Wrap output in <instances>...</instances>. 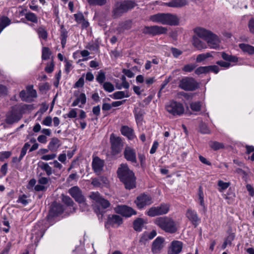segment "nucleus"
<instances>
[{"label":"nucleus","mask_w":254,"mask_h":254,"mask_svg":"<svg viewBox=\"0 0 254 254\" xmlns=\"http://www.w3.org/2000/svg\"><path fill=\"white\" fill-rule=\"evenodd\" d=\"M118 177L127 190H130L136 187V177L127 164H122L117 170Z\"/></svg>","instance_id":"nucleus-1"},{"label":"nucleus","mask_w":254,"mask_h":254,"mask_svg":"<svg viewBox=\"0 0 254 254\" xmlns=\"http://www.w3.org/2000/svg\"><path fill=\"white\" fill-rule=\"evenodd\" d=\"M193 31L195 35L207 42L210 48L216 49L219 47V37L211 31L201 27H196Z\"/></svg>","instance_id":"nucleus-2"},{"label":"nucleus","mask_w":254,"mask_h":254,"mask_svg":"<svg viewBox=\"0 0 254 254\" xmlns=\"http://www.w3.org/2000/svg\"><path fill=\"white\" fill-rule=\"evenodd\" d=\"M151 21L169 26H177L179 24V19L176 15L170 13H158L149 16Z\"/></svg>","instance_id":"nucleus-3"},{"label":"nucleus","mask_w":254,"mask_h":254,"mask_svg":"<svg viewBox=\"0 0 254 254\" xmlns=\"http://www.w3.org/2000/svg\"><path fill=\"white\" fill-rule=\"evenodd\" d=\"M89 196L94 201L92 205L95 212L98 216L99 218L102 219L106 212L105 209L110 206V202L103 198L98 192H92Z\"/></svg>","instance_id":"nucleus-4"},{"label":"nucleus","mask_w":254,"mask_h":254,"mask_svg":"<svg viewBox=\"0 0 254 254\" xmlns=\"http://www.w3.org/2000/svg\"><path fill=\"white\" fill-rule=\"evenodd\" d=\"M154 223L166 233L174 234L178 231L176 222L170 217H157L154 220Z\"/></svg>","instance_id":"nucleus-5"},{"label":"nucleus","mask_w":254,"mask_h":254,"mask_svg":"<svg viewBox=\"0 0 254 254\" xmlns=\"http://www.w3.org/2000/svg\"><path fill=\"white\" fill-rule=\"evenodd\" d=\"M178 86L185 91H193L198 89L199 85L193 78L184 77L180 80Z\"/></svg>","instance_id":"nucleus-6"},{"label":"nucleus","mask_w":254,"mask_h":254,"mask_svg":"<svg viewBox=\"0 0 254 254\" xmlns=\"http://www.w3.org/2000/svg\"><path fill=\"white\" fill-rule=\"evenodd\" d=\"M170 205L162 203L159 206H152L146 212V214L150 217L162 215L167 214L169 211Z\"/></svg>","instance_id":"nucleus-7"},{"label":"nucleus","mask_w":254,"mask_h":254,"mask_svg":"<svg viewBox=\"0 0 254 254\" xmlns=\"http://www.w3.org/2000/svg\"><path fill=\"white\" fill-rule=\"evenodd\" d=\"M110 140L112 154L118 155L122 151L124 145L123 141L120 137L116 136L114 133L111 134Z\"/></svg>","instance_id":"nucleus-8"},{"label":"nucleus","mask_w":254,"mask_h":254,"mask_svg":"<svg viewBox=\"0 0 254 254\" xmlns=\"http://www.w3.org/2000/svg\"><path fill=\"white\" fill-rule=\"evenodd\" d=\"M37 96V92L33 89V85L27 86L26 90H23L19 93L21 99L26 102H33Z\"/></svg>","instance_id":"nucleus-9"},{"label":"nucleus","mask_w":254,"mask_h":254,"mask_svg":"<svg viewBox=\"0 0 254 254\" xmlns=\"http://www.w3.org/2000/svg\"><path fill=\"white\" fill-rule=\"evenodd\" d=\"M168 29L166 27L158 25L146 26L142 29V33L144 34L152 36L164 34L167 33Z\"/></svg>","instance_id":"nucleus-10"},{"label":"nucleus","mask_w":254,"mask_h":254,"mask_svg":"<svg viewBox=\"0 0 254 254\" xmlns=\"http://www.w3.org/2000/svg\"><path fill=\"white\" fill-rule=\"evenodd\" d=\"M134 203L138 209H141L153 203L152 197L149 194L143 193L137 196Z\"/></svg>","instance_id":"nucleus-11"},{"label":"nucleus","mask_w":254,"mask_h":254,"mask_svg":"<svg viewBox=\"0 0 254 254\" xmlns=\"http://www.w3.org/2000/svg\"><path fill=\"white\" fill-rule=\"evenodd\" d=\"M116 213L126 217H129L133 215H136L137 212L132 208L127 205H119L115 208Z\"/></svg>","instance_id":"nucleus-12"},{"label":"nucleus","mask_w":254,"mask_h":254,"mask_svg":"<svg viewBox=\"0 0 254 254\" xmlns=\"http://www.w3.org/2000/svg\"><path fill=\"white\" fill-rule=\"evenodd\" d=\"M22 116L21 112H7L4 121L8 125H12L18 122Z\"/></svg>","instance_id":"nucleus-13"},{"label":"nucleus","mask_w":254,"mask_h":254,"mask_svg":"<svg viewBox=\"0 0 254 254\" xmlns=\"http://www.w3.org/2000/svg\"><path fill=\"white\" fill-rule=\"evenodd\" d=\"M64 211L63 206L57 202L53 203L49 211V215L47 216L48 219L51 218L58 216L61 214Z\"/></svg>","instance_id":"nucleus-14"},{"label":"nucleus","mask_w":254,"mask_h":254,"mask_svg":"<svg viewBox=\"0 0 254 254\" xmlns=\"http://www.w3.org/2000/svg\"><path fill=\"white\" fill-rule=\"evenodd\" d=\"M124 155L125 158L129 162L134 164L137 163L136 152L134 149L129 147L126 146L124 151Z\"/></svg>","instance_id":"nucleus-15"},{"label":"nucleus","mask_w":254,"mask_h":254,"mask_svg":"<svg viewBox=\"0 0 254 254\" xmlns=\"http://www.w3.org/2000/svg\"><path fill=\"white\" fill-rule=\"evenodd\" d=\"M123 223L122 218L118 215H109L108 217L107 221L105 224V226L110 225L112 227H118Z\"/></svg>","instance_id":"nucleus-16"},{"label":"nucleus","mask_w":254,"mask_h":254,"mask_svg":"<svg viewBox=\"0 0 254 254\" xmlns=\"http://www.w3.org/2000/svg\"><path fill=\"white\" fill-rule=\"evenodd\" d=\"M167 111H184V108L182 104L175 101H170L166 104Z\"/></svg>","instance_id":"nucleus-17"},{"label":"nucleus","mask_w":254,"mask_h":254,"mask_svg":"<svg viewBox=\"0 0 254 254\" xmlns=\"http://www.w3.org/2000/svg\"><path fill=\"white\" fill-rule=\"evenodd\" d=\"M116 5L119 7L124 13L132 9L135 6V3L132 0H127L123 2H118Z\"/></svg>","instance_id":"nucleus-18"},{"label":"nucleus","mask_w":254,"mask_h":254,"mask_svg":"<svg viewBox=\"0 0 254 254\" xmlns=\"http://www.w3.org/2000/svg\"><path fill=\"white\" fill-rule=\"evenodd\" d=\"M164 238L158 237L153 242L152 245V252L154 254H157L160 252L163 247Z\"/></svg>","instance_id":"nucleus-19"},{"label":"nucleus","mask_w":254,"mask_h":254,"mask_svg":"<svg viewBox=\"0 0 254 254\" xmlns=\"http://www.w3.org/2000/svg\"><path fill=\"white\" fill-rule=\"evenodd\" d=\"M183 247V243L178 241H174L171 243V246L168 251V254H178Z\"/></svg>","instance_id":"nucleus-20"},{"label":"nucleus","mask_w":254,"mask_h":254,"mask_svg":"<svg viewBox=\"0 0 254 254\" xmlns=\"http://www.w3.org/2000/svg\"><path fill=\"white\" fill-rule=\"evenodd\" d=\"M187 217L191 221L192 224L196 227L198 225V222L200 220L196 212L194 210L189 209L186 213Z\"/></svg>","instance_id":"nucleus-21"},{"label":"nucleus","mask_w":254,"mask_h":254,"mask_svg":"<svg viewBox=\"0 0 254 254\" xmlns=\"http://www.w3.org/2000/svg\"><path fill=\"white\" fill-rule=\"evenodd\" d=\"M104 166L103 160L100 159L98 157H95L92 162V167L94 172L96 173L100 172Z\"/></svg>","instance_id":"nucleus-22"},{"label":"nucleus","mask_w":254,"mask_h":254,"mask_svg":"<svg viewBox=\"0 0 254 254\" xmlns=\"http://www.w3.org/2000/svg\"><path fill=\"white\" fill-rule=\"evenodd\" d=\"M196 35L192 37V45L198 50H202L206 49L207 45L202 41Z\"/></svg>","instance_id":"nucleus-23"},{"label":"nucleus","mask_w":254,"mask_h":254,"mask_svg":"<svg viewBox=\"0 0 254 254\" xmlns=\"http://www.w3.org/2000/svg\"><path fill=\"white\" fill-rule=\"evenodd\" d=\"M188 4L187 0H171L165 3V5L171 7H181Z\"/></svg>","instance_id":"nucleus-24"},{"label":"nucleus","mask_w":254,"mask_h":254,"mask_svg":"<svg viewBox=\"0 0 254 254\" xmlns=\"http://www.w3.org/2000/svg\"><path fill=\"white\" fill-rule=\"evenodd\" d=\"M122 134L127 136L129 139H132L134 138L133 130L127 126H123L121 128Z\"/></svg>","instance_id":"nucleus-25"},{"label":"nucleus","mask_w":254,"mask_h":254,"mask_svg":"<svg viewBox=\"0 0 254 254\" xmlns=\"http://www.w3.org/2000/svg\"><path fill=\"white\" fill-rule=\"evenodd\" d=\"M239 47L244 53L250 55H254V47L249 44L241 43L239 44Z\"/></svg>","instance_id":"nucleus-26"},{"label":"nucleus","mask_w":254,"mask_h":254,"mask_svg":"<svg viewBox=\"0 0 254 254\" xmlns=\"http://www.w3.org/2000/svg\"><path fill=\"white\" fill-rule=\"evenodd\" d=\"M60 146V140L56 137L51 139V140L49 143L48 148L51 151H56Z\"/></svg>","instance_id":"nucleus-27"},{"label":"nucleus","mask_w":254,"mask_h":254,"mask_svg":"<svg viewBox=\"0 0 254 254\" xmlns=\"http://www.w3.org/2000/svg\"><path fill=\"white\" fill-rule=\"evenodd\" d=\"M144 220L141 218H137L133 222V228L137 232H140L144 224Z\"/></svg>","instance_id":"nucleus-28"},{"label":"nucleus","mask_w":254,"mask_h":254,"mask_svg":"<svg viewBox=\"0 0 254 254\" xmlns=\"http://www.w3.org/2000/svg\"><path fill=\"white\" fill-rule=\"evenodd\" d=\"M68 192L76 202H79V188L77 186L71 188Z\"/></svg>","instance_id":"nucleus-29"},{"label":"nucleus","mask_w":254,"mask_h":254,"mask_svg":"<svg viewBox=\"0 0 254 254\" xmlns=\"http://www.w3.org/2000/svg\"><path fill=\"white\" fill-rule=\"evenodd\" d=\"M221 57L224 60L229 62L236 63L239 61V58L237 57L229 55L225 52L221 53Z\"/></svg>","instance_id":"nucleus-30"},{"label":"nucleus","mask_w":254,"mask_h":254,"mask_svg":"<svg viewBox=\"0 0 254 254\" xmlns=\"http://www.w3.org/2000/svg\"><path fill=\"white\" fill-rule=\"evenodd\" d=\"M45 233V230L43 228L41 229L39 224L36 225L34 227V229L32 231V235H36V239L41 238Z\"/></svg>","instance_id":"nucleus-31"},{"label":"nucleus","mask_w":254,"mask_h":254,"mask_svg":"<svg viewBox=\"0 0 254 254\" xmlns=\"http://www.w3.org/2000/svg\"><path fill=\"white\" fill-rule=\"evenodd\" d=\"M38 165L42 170L46 172L48 176H49L52 174V169L47 163L40 162Z\"/></svg>","instance_id":"nucleus-32"},{"label":"nucleus","mask_w":254,"mask_h":254,"mask_svg":"<svg viewBox=\"0 0 254 254\" xmlns=\"http://www.w3.org/2000/svg\"><path fill=\"white\" fill-rule=\"evenodd\" d=\"M131 26V22L130 21H126L119 24L117 30L120 33L123 32L125 30L130 29Z\"/></svg>","instance_id":"nucleus-33"},{"label":"nucleus","mask_w":254,"mask_h":254,"mask_svg":"<svg viewBox=\"0 0 254 254\" xmlns=\"http://www.w3.org/2000/svg\"><path fill=\"white\" fill-rule=\"evenodd\" d=\"M39 38L43 40H46L48 37V32L43 26H40L36 29Z\"/></svg>","instance_id":"nucleus-34"},{"label":"nucleus","mask_w":254,"mask_h":254,"mask_svg":"<svg viewBox=\"0 0 254 254\" xmlns=\"http://www.w3.org/2000/svg\"><path fill=\"white\" fill-rule=\"evenodd\" d=\"M25 17L28 21H30L34 23H37L38 21V18L37 15L32 12L29 11L26 13L25 14Z\"/></svg>","instance_id":"nucleus-35"},{"label":"nucleus","mask_w":254,"mask_h":254,"mask_svg":"<svg viewBox=\"0 0 254 254\" xmlns=\"http://www.w3.org/2000/svg\"><path fill=\"white\" fill-rule=\"evenodd\" d=\"M67 37V32L66 30L63 28H61V44L63 48H64L66 42V38Z\"/></svg>","instance_id":"nucleus-36"},{"label":"nucleus","mask_w":254,"mask_h":254,"mask_svg":"<svg viewBox=\"0 0 254 254\" xmlns=\"http://www.w3.org/2000/svg\"><path fill=\"white\" fill-rule=\"evenodd\" d=\"M183 114H185L188 116H190L192 114V112H169V114L167 115L166 116L170 119H173L178 117H180Z\"/></svg>","instance_id":"nucleus-37"},{"label":"nucleus","mask_w":254,"mask_h":254,"mask_svg":"<svg viewBox=\"0 0 254 254\" xmlns=\"http://www.w3.org/2000/svg\"><path fill=\"white\" fill-rule=\"evenodd\" d=\"M210 147L214 150H218L220 149L224 148V145L223 143L216 141H211L209 142Z\"/></svg>","instance_id":"nucleus-38"},{"label":"nucleus","mask_w":254,"mask_h":254,"mask_svg":"<svg viewBox=\"0 0 254 254\" xmlns=\"http://www.w3.org/2000/svg\"><path fill=\"white\" fill-rule=\"evenodd\" d=\"M198 200L199 201L200 205L203 207V209L204 211L206 210V208L205 207L204 202V194L202 190V188L201 186H199L198 188Z\"/></svg>","instance_id":"nucleus-39"},{"label":"nucleus","mask_w":254,"mask_h":254,"mask_svg":"<svg viewBox=\"0 0 254 254\" xmlns=\"http://www.w3.org/2000/svg\"><path fill=\"white\" fill-rule=\"evenodd\" d=\"M211 57L212 55L210 53L200 54L197 55L196 58V63H199L205 61L206 59Z\"/></svg>","instance_id":"nucleus-40"},{"label":"nucleus","mask_w":254,"mask_h":254,"mask_svg":"<svg viewBox=\"0 0 254 254\" xmlns=\"http://www.w3.org/2000/svg\"><path fill=\"white\" fill-rule=\"evenodd\" d=\"M61 198L62 202L65 205H66L68 206H73L74 203L71 198L69 196L62 194L61 195Z\"/></svg>","instance_id":"nucleus-41"},{"label":"nucleus","mask_w":254,"mask_h":254,"mask_svg":"<svg viewBox=\"0 0 254 254\" xmlns=\"http://www.w3.org/2000/svg\"><path fill=\"white\" fill-rule=\"evenodd\" d=\"M113 97L116 99H122L124 97H128L129 95L125 91H117L113 94Z\"/></svg>","instance_id":"nucleus-42"},{"label":"nucleus","mask_w":254,"mask_h":254,"mask_svg":"<svg viewBox=\"0 0 254 254\" xmlns=\"http://www.w3.org/2000/svg\"><path fill=\"white\" fill-rule=\"evenodd\" d=\"M79 90L78 89L74 91L73 96L71 97V99L74 98V100L71 104L72 106H75L79 104Z\"/></svg>","instance_id":"nucleus-43"},{"label":"nucleus","mask_w":254,"mask_h":254,"mask_svg":"<svg viewBox=\"0 0 254 254\" xmlns=\"http://www.w3.org/2000/svg\"><path fill=\"white\" fill-rule=\"evenodd\" d=\"M113 16L114 18H117L122 15L123 13H124L123 11H122L121 9L118 7L116 4L113 10Z\"/></svg>","instance_id":"nucleus-44"},{"label":"nucleus","mask_w":254,"mask_h":254,"mask_svg":"<svg viewBox=\"0 0 254 254\" xmlns=\"http://www.w3.org/2000/svg\"><path fill=\"white\" fill-rule=\"evenodd\" d=\"M18 107L20 108L18 111H26L34 110V107L32 105L21 104L18 105ZM13 111H18V110H16Z\"/></svg>","instance_id":"nucleus-45"},{"label":"nucleus","mask_w":254,"mask_h":254,"mask_svg":"<svg viewBox=\"0 0 254 254\" xmlns=\"http://www.w3.org/2000/svg\"><path fill=\"white\" fill-rule=\"evenodd\" d=\"M199 130L201 133L203 134H209L210 130L206 126V125L202 122L199 124Z\"/></svg>","instance_id":"nucleus-46"},{"label":"nucleus","mask_w":254,"mask_h":254,"mask_svg":"<svg viewBox=\"0 0 254 254\" xmlns=\"http://www.w3.org/2000/svg\"><path fill=\"white\" fill-rule=\"evenodd\" d=\"M103 86L104 89L108 92H112L115 89L114 85L109 82H104Z\"/></svg>","instance_id":"nucleus-47"},{"label":"nucleus","mask_w":254,"mask_h":254,"mask_svg":"<svg viewBox=\"0 0 254 254\" xmlns=\"http://www.w3.org/2000/svg\"><path fill=\"white\" fill-rule=\"evenodd\" d=\"M50 55L51 52L50 49L47 47H43L42 49V59L45 60L49 59Z\"/></svg>","instance_id":"nucleus-48"},{"label":"nucleus","mask_w":254,"mask_h":254,"mask_svg":"<svg viewBox=\"0 0 254 254\" xmlns=\"http://www.w3.org/2000/svg\"><path fill=\"white\" fill-rule=\"evenodd\" d=\"M96 79L97 81L100 84L103 83L106 79L105 73L102 71H100V72L98 73V74L96 76Z\"/></svg>","instance_id":"nucleus-49"},{"label":"nucleus","mask_w":254,"mask_h":254,"mask_svg":"<svg viewBox=\"0 0 254 254\" xmlns=\"http://www.w3.org/2000/svg\"><path fill=\"white\" fill-rule=\"evenodd\" d=\"M218 186L220 187V189H219V191L222 192L229 187L230 183L224 182L221 180H219L218 182Z\"/></svg>","instance_id":"nucleus-50"},{"label":"nucleus","mask_w":254,"mask_h":254,"mask_svg":"<svg viewBox=\"0 0 254 254\" xmlns=\"http://www.w3.org/2000/svg\"><path fill=\"white\" fill-rule=\"evenodd\" d=\"M196 65L195 64H190L185 65L182 70L185 72H190L195 69Z\"/></svg>","instance_id":"nucleus-51"},{"label":"nucleus","mask_w":254,"mask_h":254,"mask_svg":"<svg viewBox=\"0 0 254 254\" xmlns=\"http://www.w3.org/2000/svg\"><path fill=\"white\" fill-rule=\"evenodd\" d=\"M190 108L193 111H199L201 110L200 102H192L190 104Z\"/></svg>","instance_id":"nucleus-52"},{"label":"nucleus","mask_w":254,"mask_h":254,"mask_svg":"<svg viewBox=\"0 0 254 254\" xmlns=\"http://www.w3.org/2000/svg\"><path fill=\"white\" fill-rule=\"evenodd\" d=\"M207 66H199L195 70L194 72L197 75H200L202 73H208V70H207Z\"/></svg>","instance_id":"nucleus-53"},{"label":"nucleus","mask_w":254,"mask_h":254,"mask_svg":"<svg viewBox=\"0 0 254 254\" xmlns=\"http://www.w3.org/2000/svg\"><path fill=\"white\" fill-rule=\"evenodd\" d=\"M90 4L103 5L105 4L106 0H87Z\"/></svg>","instance_id":"nucleus-54"},{"label":"nucleus","mask_w":254,"mask_h":254,"mask_svg":"<svg viewBox=\"0 0 254 254\" xmlns=\"http://www.w3.org/2000/svg\"><path fill=\"white\" fill-rule=\"evenodd\" d=\"M97 178L102 184L103 187H107L109 185V181L106 177L101 176L97 177Z\"/></svg>","instance_id":"nucleus-55"},{"label":"nucleus","mask_w":254,"mask_h":254,"mask_svg":"<svg viewBox=\"0 0 254 254\" xmlns=\"http://www.w3.org/2000/svg\"><path fill=\"white\" fill-rule=\"evenodd\" d=\"M83 206L84 208L82 209V211L88 210L89 206L85 202V198L83 195L80 194V207Z\"/></svg>","instance_id":"nucleus-56"},{"label":"nucleus","mask_w":254,"mask_h":254,"mask_svg":"<svg viewBox=\"0 0 254 254\" xmlns=\"http://www.w3.org/2000/svg\"><path fill=\"white\" fill-rule=\"evenodd\" d=\"M27 196L25 194H23L19 196L17 202L18 203H21L24 205H26L28 203V200L26 199Z\"/></svg>","instance_id":"nucleus-57"},{"label":"nucleus","mask_w":254,"mask_h":254,"mask_svg":"<svg viewBox=\"0 0 254 254\" xmlns=\"http://www.w3.org/2000/svg\"><path fill=\"white\" fill-rule=\"evenodd\" d=\"M207 70H208V72L211 71L216 74L219 71V68L217 65H208L207 66Z\"/></svg>","instance_id":"nucleus-58"},{"label":"nucleus","mask_w":254,"mask_h":254,"mask_svg":"<svg viewBox=\"0 0 254 254\" xmlns=\"http://www.w3.org/2000/svg\"><path fill=\"white\" fill-rule=\"evenodd\" d=\"M248 28L250 33L254 34V18H251L248 22Z\"/></svg>","instance_id":"nucleus-59"},{"label":"nucleus","mask_w":254,"mask_h":254,"mask_svg":"<svg viewBox=\"0 0 254 254\" xmlns=\"http://www.w3.org/2000/svg\"><path fill=\"white\" fill-rule=\"evenodd\" d=\"M171 52L173 54L174 57L177 58L181 55L182 54L183 52L182 51L176 48H172L171 49Z\"/></svg>","instance_id":"nucleus-60"},{"label":"nucleus","mask_w":254,"mask_h":254,"mask_svg":"<svg viewBox=\"0 0 254 254\" xmlns=\"http://www.w3.org/2000/svg\"><path fill=\"white\" fill-rule=\"evenodd\" d=\"M91 184L96 188H103V186L97 178L92 179Z\"/></svg>","instance_id":"nucleus-61"},{"label":"nucleus","mask_w":254,"mask_h":254,"mask_svg":"<svg viewBox=\"0 0 254 254\" xmlns=\"http://www.w3.org/2000/svg\"><path fill=\"white\" fill-rule=\"evenodd\" d=\"M235 237V233H230L229 236L225 239V241L228 243V245L231 246L232 245V242L234 240Z\"/></svg>","instance_id":"nucleus-62"},{"label":"nucleus","mask_w":254,"mask_h":254,"mask_svg":"<svg viewBox=\"0 0 254 254\" xmlns=\"http://www.w3.org/2000/svg\"><path fill=\"white\" fill-rule=\"evenodd\" d=\"M80 23L82 25V28H86L89 26V22L86 21L84 18V16L80 13Z\"/></svg>","instance_id":"nucleus-63"},{"label":"nucleus","mask_w":254,"mask_h":254,"mask_svg":"<svg viewBox=\"0 0 254 254\" xmlns=\"http://www.w3.org/2000/svg\"><path fill=\"white\" fill-rule=\"evenodd\" d=\"M216 64L221 67L228 68L231 66V64L230 63L226 62L223 61H219L216 62Z\"/></svg>","instance_id":"nucleus-64"}]
</instances>
